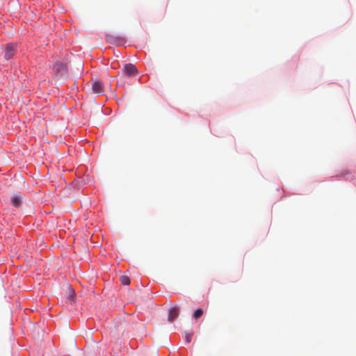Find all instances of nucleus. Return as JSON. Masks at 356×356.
Instances as JSON below:
<instances>
[{
    "label": "nucleus",
    "instance_id": "7ed1b4c3",
    "mask_svg": "<svg viewBox=\"0 0 356 356\" xmlns=\"http://www.w3.org/2000/svg\"><path fill=\"white\" fill-rule=\"evenodd\" d=\"M179 314V310L177 307H173L170 308L168 313V320L169 322L172 323L174 321L175 318L178 317Z\"/></svg>",
    "mask_w": 356,
    "mask_h": 356
},
{
    "label": "nucleus",
    "instance_id": "f257e3e1",
    "mask_svg": "<svg viewBox=\"0 0 356 356\" xmlns=\"http://www.w3.org/2000/svg\"><path fill=\"white\" fill-rule=\"evenodd\" d=\"M16 52V46L13 44H8L6 47L5 58L10 59Z\"/></svg>",
    "mask_w": 356,
    "mask_h": 356
},
{
    "label": "nucleus",
    "instance_id": "6e6552de",
    "mask_svg": "<svg viewBox=\"0 0 356 356\" xmlns=\"http://www.w3.org/2000/svg\"><path fill=\"white\" fill-rule=\"evenodd\" d=\"M203 314V310L202 309H196L193 313V318L195 320L199 319Z\"/></svg>",
    "mask_w": 356,
    "mask_h": 356
},
{
    "label": "nucleus",
    "instance_id": "f03ea898",
    "mask_svg": "<svg viewBox=\"0 0 356 356\" xmlns=\"http://www.w3.org/2000/svg\"><path fill=\"white\" fill-rule=\"evenodd\" d=\"M124 71L129 76H135L138 72L136 66L131 63L126 64L124 67Z\"/></svg>",
    "mask_w": 356,
    "mask_h": 356
},
{
    "label": "nucleus",
    "instance_id": "20e7f679",
    "mask_svg": "<svg viewBox=\"0 0 356 356\" xmlns=\"http://www.w3.org/2000/svg\"><path fill=\"white\" fill-rule=\"evenodd\" d=\"M54 70L61 74H66L67 72V66L64 63L62 62H56L54 65Z\"/></svg>",
    "mask_w": 356,
    "mask_h": 356
},
{
    "label": "nucleus",
    "instance_id": "423d86ee",
    "mask_svg": "<svg viewBox=\"0 0 356 356\" xmlns=\"http://www.w3.org/2000/svg\"><path fill=\"white\" fill-rule=\"evenodd\" d=\"M12 204L15 207H19L22 203V197L19 194L14 195L11 198Z\"/></svg>",
    "mask_w": 356,
    "mask_h": 356
},
{
    "label": "nucleus",
    "instance_id": "39448f33",
    "mask_svg": "<svg viewBox=\"0 0 356 356\" xmlns=\"http://www.w3.org/2000/svg\"><path fill=\"white\" fill-rule=\"evenodd\" d=\"M92 91L97 94H102L103 92V84L99 80L95 81L92 84Z\"/></svg>",
    "mask_w": 356,
    "mask_h": 356
},
{
    "label": "nucleus",
    "instance_id": "0eeeda50",
    "mask_svg": "<svg viewBox=\"0 0 356 356\" xmlns=\"http://www.w3.org/2000/svg\"><path fill=\"white\" fill-rule=\"evenodd\" d=\"M68 293H69V298H68V301L72 304L74 302V296H75V292L74 291L69 287L68 288Z\"/></svg>",
    "mask_w": 356,
    "mask_h": 356
},
{
    "label": "nucleus",
    "instance_id": "9d476101",
    "mask_svg": "<svg viewBox=\"0 0 356 356\" xmlns=\"http://www.w3.org/2000/svg\"><path fill=\"white\" fill-rule=\"evenodd\" d=\"M192 335L193 334L191 333L186 334V341L187 343H189L191 341Z\"/></svg>",
    "mask_w": 356,
    "mask_h": 356
},
{
    "label": "nucleus",
    "instance_id": "1a4fd4ad",
    "mask_svg": "<svg viewBox=\"0 0 356 356\" xmlns=\"http://www.w3.org/2000/svg\"><path fill=\"white\" fill-rule=\"evenodd\" d=\"M120 281L123 285H128L130 283L129 277L126 275H122L120 277Z\"/></svg>",
    "mask_w": 356,
    "mask_h": 356
}]
</instances>
